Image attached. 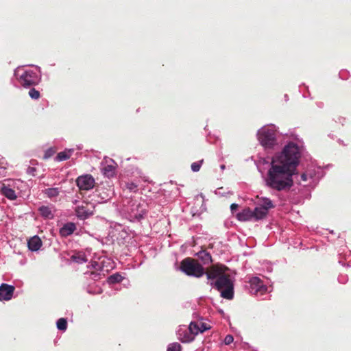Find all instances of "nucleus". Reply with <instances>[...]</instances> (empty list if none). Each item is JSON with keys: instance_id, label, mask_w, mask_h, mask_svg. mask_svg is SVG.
<instances>
[{"instance_id": "obj_1", "label": "nucleus", "mask_w": 351, "mask_h": 351, "mask_svg": "<svg viewBox=\"0 0 351 351\" xmlns=\"http://www.w3.org/2000/svg\"><path fill=\"white\" fill-rule=\"evenodd\" d=\"M300 158L298 146L294 143H289L272 158L266 184L278 191L289 190L293 185V176L297 173Z\"/></svg>"}, {"instance_id": "obj_2", "label": "nucleus", "mask_w": 351, "mask_h": 351, "mask_svg": "<svg viewBox=\"0 0 351 351\" xmlns=\"http://www.w3.org/2000/svg\"><path fill=\"white\" fill-rule=\"evenodd\" d=\"M228 270L222 264H213L206 268V276L208 283L220 291L222 298L231 300L234 297V284L230 274L226 273Z\"/></svg>"}, {"instance_id": "obj_3", "label": "nucleus", "mask_w": 351, "mask_h": 351, "mask_svg": "<svg viewBox=\"0 0 351 351\" xmlns=\"http://www.w3.org/2000/svg\"><path fill=\"white\" fill-rule=\"evenodd\" d=\"M180 269L186 275L195 278L202 277L206 271L198 261L189 257L180 262Z\"/></svg>"}, {"instance_id": "obj_4", "label": "nucleus", "mask_w": 351, "mask_h": 351, "mask_svg": "<svg viewBox=\"0 0 351 351\" xmlns=\"http://www.w3.org/2000/svg\"><path fill=\"white\" fill-rule=\"evenodd\" d=\"M258 139L265 148H272L276 145V131L271 128H263L258 131Z\"/></svg>"}, {"instance_id": "obj_5", "label": "nucleus", "mask_w": 351, "mask_h": 351, "mask_svg": "<svg viewBox=\"0 0 351 351\" xmlns=\"http://www.w3.org/2000/svg\"><path fill=\"white\" fill-rule=\"evenodd\" d=\"M113 193V188L109 184L98 186L95 191V196L99 203L107 202L112 198Z\"/></svg>"}, {"instance_id": "obj_6", "label": "nucleus", "mask_w": 351, "mask_h": 351, "mask_svg": "<svg viewBox=\"0 0 351 351\" xmlns=\"http://www.w3.org/2000/svg\"><path fill=\"white\" fill-rule=\"evenodd\" d=\"M95 210V205L93 203L84 201L80 205L76 206L75 211L77 217L81 219H86L92 215Z\"/></svg>"}, {"instance_id": "obj_7", "label": "nucleus", "mask_w": 351, "mask_h": 351, "mask_svg": "<svg viewBox=\"0 0 351 351\" xmlns=\"http://www.w3.org/2000/svg\"><path fill=\"white\" fill-rule=\"evenodd\" d=\"M39 79L36 72L28 70L19 77V82L23 87H29L38 84Z\"/></svg>"}, {"instance_id": "obj_8", "label": "nucleus", "mask_w": 351, "mask_h": 351, "mask_svg": "<svg viewBox=\"0 0 351 351\" xmlns=\"http://www.w3.org/2000/svg\"><path fill=\"white\" fill-rule=\"evenodd\" d=\"M77 186L80 190H90L95 186V181L91 175L86 174L79 176L76 179Z\"/></svg>"}, {"instance_id": "obj_9", "label": "nucleus", "mask_w": 351, "mask_h": 351, "mask_svg": "<svg viewBox=\"0 0 351 351\" xmlns=\"http://www.w3.org/2000/svg\"><path fill=\"white\" fill-rule=\"evenodd\" d=\"M250 292L253 294H264L267 291V287L258 277H252L250 280Z\"/></svg>"}, {"instance_id": "obj_10", "label": "nucleus", "mask_w": 351, "mask_h": 351, "mask_svg": "<svg viewBox=\"0 0 351 351\" xmlns=\"http://www.w3.org/2000/svg\"><path fill=\"white\" fill-rule=\"evenodd\" d=\"M14 287L5 283L0 286V300H10L14 293Z\"/></svg>"}, {"instance_id": "obj_11", "label": "nucleus", "mask_w": 351, "mask_h": 351, "mask_svg": "<svg viewBox=\"0 0 351 351\" xmlns=\"http://www.w3.org/2000/svg\"><path fill=\"white\" fill-rule=\"evenodd\" d=\"M178 339L183 343L191 342L194 340V336L189 328H180L178 332Z\"/></svg>"}, {"instance_id": "obj_12", "label": "nucleus", "mask_w": 351, "mask_h": 351, "mask_svg": "<svg viewBox=\"0 0 351 351\" xmlns=\"http://www.w3.org/2000/svg\"><path fill=\"white\" fill-rule=\"evenodd\" d=\"M43 193L48 198L56 202L57 197L60 193V189L58 187L47 188L43 190Z\"/></svg>"}, {"instance_id": "obj_13", "label": "nucleus", "mask_w": 351, "mask_h": 351, "mask_svg": "<svg viewBox=\"0 0 351 351\" xmlns=\"http://www.w3.org/2000/svg\"><path fill=\"white\" fill-rule=\"evenodd\" d=\"M28 247L32 251H37L42 246V241L38 236L30 238L27 242Z\"/></svg>"}, {"instance_id": "obj_14", "label": "nucleus", "mask_w": 351, "mask_h": 351, "mask_svg": "<svg viewBox=\"0 0 351 351\" xmlns=\"http://www.w3.org/2000/svg\"><path fill=\"white\" fill-rule=\"evenodd\" d=\"M237 217L238 220L241 221H250L254 219L253 211L250 208H246L241 212L239 213Z\"/></svg>"}, {"instance_id": "obj_15", "label": "nucleus", "mask_w": 351, "mask_h": 351, "mask_svg": "<svg viewBox=\"0 0 351 351\" xmlns=\"http://www.w3.org/2000/svg\"><path fill=\"white\" fill-rule=\"evenodd\" d=\"M252 211L254 219L256 221L265 218L269 212L265 208L259 206L256 207Z\"/></svg>"}, {"instance_id": "obj_16", "label": "nucleus", "mask_w": 351, "mask_h": 351, "mask_svg": "<svg viewBox=\"0 0 351 351\" xmlns=\"http://www.w3.org/2000/svg\"><path fill=\"white\" fill-rule=\"evenodd\" d=\"M1 192L3 195L10 199L13 200L16 198V195L14 190L11 189L9 186L5 185V184H3L1 186Z\"/></svg>"}, {"instance_id": "obj_17", "label": "nucleus", "mask_w": 351, "mask_h": 351, "mask_svg": "<svg viewBox=\"0 0 351 351\" xmlns=\"http://www.w3.org/2000/svg\"><path fill=\"white\" fill-rule=\"evenodd\" d=\"M75 230V225L73 223L65 224L60 230V234L62 237L71 235Z\"/></svg>"}, {"instance_id": "obj_18", "label": "nucleus", "mask_w": 351, "mask_h": 351, "mask_svg": "<svg viewBox=\"0 0 351 351\" xmlns=\"http://www.w3.org/2000/svg\"><path fill=\"white\" fill-rule=\"evenodd\" d=\"M71 259L77 263L82 264L88 261V258L86 254L82 252H78L75 253L71 256Z\"/></svg>"}, {"instance_id": "obj_19", "label": "nucleus", "mask_w": 351, "mask_h": 351, "mask_svg": "<svg viewBox=\"0 0 351 351\" xmlns=\"http://www.w3.org/2000/svg\"><path fill=\"white\" fill-rule=\"evenodd\" d=\"M257 198L260 199V202L258 203L259 206L265 208L267 210L269 211V209L275 207L274 204L270 199L267 197H258V196H257Z\"/></svg>"}, {"instance_id": "obj_20", "label": "nucleus", "mask_w": 351, "mask_h": 351, "mask_svg": "<svg viewBox=\"0 0 351 351\" xmlns=\"http://www.w3.org/2000/svg\"><path fill=\"white\" fill-rule=\"evenodd\" d=\"M73 151L74 150L73 149H65L63 152H59L56 156V160L57 161H63V160H66L70 158Z\"/></svg>"}, {"instance_id": "obj_21", "label": "nucleus", "mask_w": 351, "mask_h": 351, "mask_svg": "<svg viewBox=\"0 0 351 351\" xmlns=\"http://www.w3.org/2000/svg\"><path fill=\"white\" fill-rule=\"evenodd\" d=\"M197 256L205 265L213 263V258L210 254L205 250H201L199 252L197 253Z\"/></svg>"}, {"instance_id": "obj_22", "label": "nucleus", "mask_w": 351, "mask_h": 351, "mask_svg": "<svg viewBox=\"0 0 351 351\" xmlns=\"http://www.w3.org/2000/svg\"><path fill=\"white\" fill-rule=\"evenodd\" d=\"M40 213L42 216L46 218H52L53 214L51 213V208L48 206H42L39 208Z\"/></svg>"}, {"instance_id": "obj_23", "label": "nucleus", "mask_w": 351, "mask_h": 351, "mask_svg": "<svg viewBox=\"0 0 351 351\" xmlns=\"http://www.w3.org/2000/svg\"><path fill=\"white\" fill-rule=\"evenodd\" d=\"M189 330L193 334L195 337L199 332H200L199 324L196 322H191L189 326Z\"/></svg>"}, {"instance_id": "obj_24", "label": "nucleus", "mask_w": 351, "mask_h": 351, "mask_svg": "<svg viewBox=\"0 0 351 351\" xmlns=\"http://www.w3.org/2000/svg\"><path fill=\"white\" fill-rule=\"evenodd\" d=\"M56 326L58 330L65 331L67 328V320L65 318L58 319Z\"/></svg>"}, {"instance_id": "obj_25", "label": "nucleus", "mask_w": 351, "mask_h": 351, "mask_svg": "<svg viewBox=\"0 0 351 351\" xmlns=\"http://www.w3.org/2000/svg\"><path fill=\"white\" fill-rule=\"evenodd\" d=\"M103 171L104 175L108 178L113 176L114 174V167L112 165H106Z\"/></svg>"}, {"instance_id": "obj_26", "label": "nucleus", "mask_w": 351, "mask_h": 351, "mask_svg": "<svg viewBox=\"0 0 351 351\" xmlns=\"http://www.w3.org/2000/svg\"><path fill=\"white\" fill-rule=\"evenodd\" d=\"M122 280L123 277L119 274H113L108 278V281L110 283L120 282Z\"/></svg>"}, {"instance_id": "obj_27", "label": "nucleus", "mask_w": 351, "mask_h": 351, "mask_svg": "<svg viewBox=\"0 0 351 351\" xmlns=\"http://www.w3.org/2000/svg\"><path fill=\"white\" fill-rule=\"evenodd\" d=\"M29 96L33 99H38L40 98V92L38 90H37L36 89H35L34 88H32L29 90Z\"/></svg>"}, {"instance_id": "obj_28", "label": "nucleus", "mask_w": 351, "mask_h": 351, "mask_svg": "<svg viewBox=\"0 0 351 351\" xmlns=\"http://www.w3.org/2000/svg\"><path fill=\"white\" fill-rule=\"evenodd\" d=\"M181 345L177 342L170 343L168 346L167 351H181Z\"/></svg>"}, {"instance_id": "obj_29", "label": "nucleus", "mask_w": 351, "mask_h": 351, "mask_svg": "<svg viewBox=\"0 0 351 351\" xmlns=\"http://www.w3.org/2000/svg\"><path fill=\"white\" fill-rule=\"evenodd\" d=\"M203 160H201L199 162H193L191 164V169L194 171V172H197L199 171L200 169V167H201V165L203 162Z\"/></svg>"}, {"instance_id": "obj_30", "label": "nucleus", "mask_w": 351, "mask_h": 351, "mask_svg": "<svg viewBox=\"0 0 351 351\" xmlns=\"http://www.w3.org/2000/svg\"><path fill=\"white\" fill-rule=\"evenodd\" d=\"M233 341H234L233 336L231 335H228L226 336L223 342L226 345H230L231 343L233 342Z\"/></svg>"}, {"instance_id": "obj_31", "label": "nucleus", "mask_w": 351, "mask_h": 351, "mask_svg": "<svg viewBox=\"0 0 351 351\" xmlns=\"http://www.w3.org/2000/svg\"><path fill=\"white\" fill-rule=\"evenodd\" d=\"M199 324V328H200L201 333L210 329V326H208L206 323L200 322Z\"/></svg>"}, {"instance_id": "obj_32", "label": "nucleus", "mask_w": 351, "mask_h": 351, "mask_svg": "<svg viewBox=\"0 0 351 351\" xmlns=\"http://www.w3.org/2000/svg\"><path fill=\"white\" fill-rule=\"evenodd\" d=\"M35 171H36V168H34V167H29L27 169V173L34 176H35V174H34Z\"/></svg>"}, {"instance_id": "obj_33", "label": "nucleus", "mask_w": 351, "mask_h": 351, "mask_svg": "<svg viewBox=\"0 0 351 351\" xmlns=\"http://www.w3.org/2000/svg\"><path fill=\"white\" fill-rule=\"evenodd\" d=\"M128 188L130 190H135L137 188V185L134 183L128 184Z\"/></svg>"}, {"instance_id": "obj_34", "label": "nucleus", "mask_w": 351, "mask_h": 351, "mask_svg": "<svg viewBox=\"0 0 351 351\" xmlns=\"http://www.w3.org/2000/svg\"><path fill=\"white\" fill-rule=\"evenodd\" d=\"M239 206L238 204L233 203L230 205V209L232 212H234V210H237Z\"/></svg>"}, {"instance_id": "obj_35", "label": "nucleus", "mask_w": 351, "mask_h": 351, "mask_svg": "<svg viewBox=\"0 0 351 351\" xmlns=\"http://www.w3.org/2000/svg\"><path fill=\"white\" fill-rule=\"evenodd\" d=\"M301 178L303 181H306L307 180V176L305 173H302Z\"/></svg>"}, {"instance_id": "obj_36", "label": "nucleus", "mask_w": 351, "mask_h": 351, "mask_svg": "<svg viewBox=\"0 0 351 351\" xmlns=\"http://www.w3.org/2000/svg\"><path fill=\"white\" fill-rule=\"evenodd\" d=\"M50 156V154H48L47 152L45 154V158H49Z\"/></svg>"}, {"instance_id": "obj_37", "label": "nucleus", "mask_w": 351, "mask_h": 351, "mask_svg": "<svg viewBox=\"0 0 351 351\" xmlns=\"http://www.w3.org/2000/svg\"><path fill=\"white\" fill-rule=\"evenodd\" d=\"M77 202H78V201L75 199V200H74V201L73 202V203L74 204H77Z\"/></svg>"}, {"instance_id": "obj_38", "label": "nucleus", "mask_w": 351, "mask_h": 351, "mask_svg": "<svg viewBox=\"0 0 351 351\" xmlns=\"http://www.w3.org/2000/svg\"><path fill=\"white\" fill-rule=\"evenodd\" d=\"M221 169H224L225 166L224 165H221Z\"/></svg>"}, {"instance_id": "obj_39", "label": "nucleus", "mask_w": 351, "mask_h": 351, "mask_svg": "<svg viewBox=\"0 0 351 351\" xmlns=\"http://www.w3.org/2000/svg\"><path fill=\"white\" fill-rule=\"evenodd\" d=\"M47 154H50V155H51V154H50V152H49V150H47Z\"/></svg>"}, {"instance_id": "obj_40", "label": "nucleus", "mask_w": 351, "mask_h": 351, "mask_svg": "<svg viewBox=\"0 0 351 351\" xmlns=\"http://www.w3.org/2000/svg\"><path fill=\"white\" fill-rule=\"evenodd\" d=\"M47 154H50V155H51V154H50V152H49V150H47Z\"/></svg>"}]
</instances>
